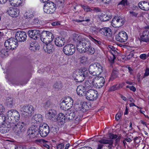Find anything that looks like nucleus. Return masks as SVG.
I'll use <instances>...</instances> for the list:
<instances>
[{"label":"nucleus","instance_id":"4468645a","mask_svg":"<svg viewBox=\"0 0 149 149\" xmlns=\"http://www.w3.org/2000/svg\"><path fill=\"white\" fill-rule=\"evenodd\" d=\"M85 96L87 100L92 101L97 99L98 94L97 91L93 89H90L86 92Z\"/></svg>","mask_w":149,"mask_h":149},{"label":"nucleus","instance_id":"bb28decb","mask_svg":"<svg viewBox=\"0 0 149 149\" xmlns=\"http://www.w3.org/2000/svg\"><path fill=\"white\" fill-rule=\"evenodd\" d=\"M139 8L143 10H149V3L145 1L140 2L138 4Z\"/></svg>","mask_w":149,"mask_h":149},{"label":"nucleus","instance_id":"c85d7f7f","mask_svg":"<svg viewBox=\"0 0 149 149\" xmlns=\"http://www.w3.org/2000/svg\"><path fill=\"white\" fill-rule=\"evenodd\" d=\"M29 36L31 38L36 40L37 38V31L36 30H29L28 32Z\"/></svg>","mask_w":149,"mask_h":149},{"label":"nucleus","instance_id":"2f4dec72","mask_svg":"<svg viewBox=\"0 0 149 149\" xmlns=\"http://www.w3.org/2000/svg\"><path fill=\"white\" fill-rule=\"evenodd\" d=\"M83 36V35L79 33H75L73 34V39L74 41L78 43Z\"/></svg>","mask_w":149,"mask_h":149},{"label":"nucleus","instance_id":"5701e85b","mask_svg":"<svg viewBox=\"0 0 149 149\" xmlns=\"http://www.w3.org/2000/svg\"><path fill=\"white\" fill-rule=\"evenodd\" d=\"M43 49L45 52L48 54H51L54 51V45L51 42L48 43L44 46Z\"/></svg>","mask_w":149,"mask_h":149},{"label":"nucleus","instance_id":"4be33fe9","mask_svg":"<svg viewBox=\"0 0 149 149\" xmlns=\"http://www.w3.org/2000/svg\"><path fill=\"white\" fill-rule=\"evenodd\" d=\"M139 40L141 42H149V31L147 30L144 31L140 36Z\"/></svg>","mask_w":149,"mask_h":149},{"label":"nucleus","instance_id":"b1692460","mask_svg":"<svg viewBox=\"0 0 149 149\" xmlns=\"http://www.w3.org/2000/svg\"><path fill=\"white\" fill-rule=\"evenodd\" d=\"M125 84L124 82L117 84L111 86L109 88L108 91L109 92H112L118 90L122 88L124 86Z\"/></svg>","mask_w":149,"mask_h":149},{"label":"nucleus","instance_id":"c03bdc74","mask_svg":"<svg viewBox=\"0 0 149 149\" xmlns=\"http://www.w3.org/2000/svg\"><path fill=\"white\" fill-rule=\"evenodd\" d=\"M7 49H2L0 50V56L1 57H3L8 54Z\"/></svg>","mask_w":149,"mask_h":149},{"label":"nucleus","instance_id":"cd10ccee","mask_svg":"<svg viewBox=\"0 0 149 149\" xmlns=\"http://www.w3.org/2000/svg\"><path fill=\"white\" fill-rule=\"evenodd\" d=\"M86 89L83 85H81L78 86L77 89V94L79 95H85Z\"/></svg>","mask_w":149,"mask_h":149},{"label":"nucleus","instance_id":"4c0bfd02","mask_svg":"<svg viewBox=\"0 0 149 149\" xmlns=\"http://www.w3.org/2000/svg\"><path fill=\"white\" fill-rule=\"evenodd\" d=\"M84 10L86 12H91L92 11H94L96 9L95 8H90L88 6L84 4L81 5Z\"/></svg>","mask_w":149,"mask_h":149},{"label":"nucleus","instance_id":"c9c22d12","mask_svg":"<svg viewBox=\"0 0 149 149\" xmlns=\"http://www.w3.org/2000/svg\"><path fill=\"white\" fill-rule=\"evenodd\" d=\"M6 104L8 107L11 108L15 104V102L12 98H8L6 100Z\"/></svg>","mask_w":149,"mask_h":149},{"label":"nucleus","instance_id":"e2e57ef3","mask_svg":"<svg viewBox=\"0 0 149 149\" xmlns=\"http://www.w3.org/2000/svg\"><path fill=\"white\" fill-rule=\"evenodd\" d=\"M146 55L144 54H141L140 56V58L143 60L146 59Z\"/></svg>","mask_w":149,"mask_h":149},{"label":"nucleus","instance_id":"69168bd1","mask_svg":"<svg viewBox=\"0 0 149 149\" xmlns=\"http://www.w3.org/2000/svg\"><path fill=\"white\" fill-rule=\"evenodd\" d=\"M57 129L55 127H52L51 129V131L54 134H56L57 133Z\"/></svg>","mask_w":149,"mask_h":149},{"label":"nucleus","instance_id":"a19ab883","mask_svg":"<svg viewBox=\"0 0 149 149\" xmlns=\"http://www.w3.org/2000/svg\"><path fill=\"white\" fill-rule=\"evenodd\" d=\"M108 48L111 55H115L117 53L116 49L113 46L109 45L108 46Z\"/></svg>","mask_w":149,"mask_h":149},{"label":"nucleus","instance_id":"a211bd4d","mask_svg":"<svg viewBox=\"0 0 149 149\" xmlns=\"http://www.w3.org/2000/svg\"><path fill=\"white\" fill-rule=\"evenodd\" d=\"M37 124H34L32 125L31 127L27 131V134L32 138H34L36 137L37 135Z\"/></svg>","mask_w":149,"mask_h":149},{"label":"nucleus","instance_id":"864d4df0","mask_svg":"<svg viewBox=\"0 0 149 149\" xmlns=\"http://www.w3.org/2000/svg\"><path fill=\"white\" fill-rule=\"evenodd\" d=\"M81 61L82 63H84L87 61V58L85 56H83L80 58Z\"/></svg>","mask_w":149,"mask_h":149},{"label":"nucleus","instance_id":"052dcab7","mask_svg":"<svg viewBox=\"0 0 149 149\" xmlns=\"http://www.w3.org/2000/svg\"><path fill=\"white\" fill-rule=\"evenodd\" d=\"M101 2L105 4H108L112 0H99Z\"/></svg>","mask_w":149,"mask_h":149},{"label":"nucleus","instance_id":"8fccbe9b","mask_svg":"<svg viewBox=\"0 0 149 149\" xmlns=\"http://www.w3.org/2000/svg\"><path fill=\"white\" fill-rule=\"evenodd\" d=\"M108 58L109 61L111 63H113L116 58L115 55H111V56L108 57Z\"/></svg>","mask_w":149,"mask_h":149},{"label":"nucleus","instance_id":"c756f323","mask_svg":"<svg viewBox=\"0 0 149 149\" xmlns=\"http://www.w3.org/2000/svg\"><path fill=\"white\" fill-rule=\"evenodd\" d=\"M64 38L60 37L56 38L54 42L56 45L58 47H61L64 44Z\"/></svg>","mask_w":149,"mask_h":149},{"label":"nucleus","instance_id":"9d476101","mask_svg":"<svg viewBox=\"0 0 149 149\" xmlns=\"http://www.w3.org/2000/svg\"><path fill=\"white\" fill-rule=\"evenodd\" d=\"M39 125L38 131L40 135L43 137L46 136L49 132V126L45 123H41Z\"/></svg>","mask_w":149,"mask_h":149},{"label":"nucleus","instance_id":"37998d69","mask_svg":"<svg viewBox=\"0 0 149 149\" xmlns=\"http://www.w3.org/2000/svg\"><path fill=\"white\" fill-rule=\"evenodd\" d=\"M37 42L35 43L32 42V43H31L30 49L31 51L34 52L36 51L37 47Z\"/></svg>","mask_w":149,"mask_h":149},{"label":"nucleus","instance_id":"0e129e2a","mask_svg":"<svg viewBox=\"0 0 149 149\" xmlns=\"http://www.w3.org/2000/svg\"><path fill=\"white\" fill-rule=\"evenodd\" d=\"M81 118V117L80 115H78V116H77L75 119V120L76 121L75 123H78L79 121L80 120Z\"/></svg>","mask_w":149,"mask_h":149},{"label":"nucleus","instance_id":"49530a36","mask_svg":"<svg viewBox=\"0 0 149 149\" xmlns=\"http://www.w3.org/2000/svg\"><path fill=\"white\" fill-rule=\"evenodd\" d=\"M79 71L81 72L82 74V75L84 77V79L86 77H88L89 74L87 70H86L85 69H79Z\"/></svg>","mask_w":149,"mask_h":149},{"label":"nucleus","instance_id":"ddd939ff","mask_svg":"<svg viewBox=\"0 0 149 149\" xmlns=\"http://www.w3.org/2000/svg\"><path fill=\"white\" fill-rule=\"evenodd\" d=\"M125 22L124 18L120 16H115L112 21L111 24L114 27L118 28L122 26Z\"/></svg>","mask_w":149,"mask_h":149},{"label":"nucleus","instance_id":"bf43d9fd","mask_svg":"<svg viewBox=\"0 0 149 149\" xmlns=\"http://www.w3.org/2000/svg\"><path fill=\"white\" fill-rule=\"evenodd\" d=\"M81 20H84L83 22L86 21L88 22L90 21V18L89 17H82V19H81Z\"/></svg>","mask_w":149,"mask_h":149},{"label":"nucleus","instance_id":"774afa93","mask_svg":"<svg viewBox=\"0 0 149 149\" xmlns=\"http://www.w3.org/2000/svg\"><path fill=\"white\" fill-rule=\"evenodd\" d=\"M84 20H81V19H74L72 20V21L74 23L75 22H83Z\"/></svg>","mask_w":149,"mask_h":149},{"label":"nucleus","instance_id":"7ed1b4c3","mask_svg":"<svg viewBox=\"0 0 149 149\" xmlns=\"http://www.w3.org/2000/svg\"><path fill=\"white\" fill-rule=\"evenodd\" d=\"M89 73L94 76L100 74L103 71V67L99 63H95L91 64L89 67Z\"/></svg>","mask_w":149,"mask_h":149},{"label":"nucleus","instance_id":"423d86ee","mask_svg":"<svg viewBox=\"0 0 149 149\" xmlns=\"http://www.w3.org/2000/svg\"><path fill=\"white\" fill-rule=\"evenodd\" d=\"M8 118L10 120L11 123H14L17 122L20 118V115L18 112L15 110H11L8 111L6 113Z\"/></svg>","mask_w":149,"mask_h":149},{"label":"nucleus","instance_id":"603ef678","mask_svg":"<svg viewBox=\"0 0 149 149\" xmlns=\"http://www.w3.org/2000/svg\"><path fill=\"white\" fill-rule=\"evenodd\" d=\"M122 114V112L120 111L117 113V114L116 115L115 118L117 120L120 119Z\"/></svg>","mask_w":149,"mask_h":149},{"label":"nucleus","instance_id":"4d7b16f0","mask_svg":"<svg viewBox=\"0 0 149 149\" xmlns=\"http://www.w3.org/2000/svg\"><path fill=\"white\" fill-rule=\"evenodd\" d=\"M126 87L127 88H129L130 90L134 92H135L136 91V88L135 87L133 86H127Z\"/></svg>","mask_w":149,"mask_h":149},{"label":"nucleus","instance_id":"393cba45","mask_svg":"<svg viewBox=\"0 0 149 149\" xmlns=\"http://www.w3.org/2000/svg\"><path fill=\"white\" fill-rule=\"evenodd\" d=\"M48 142L43 139H38V145L40 146L44 149H49Z\"/></svg>","mask_w":149,"mask_h":149},{"label":"nucleus","instance_id":"0eeeda50","mask_svg":"<svg viewBox=\"0 0 149 149\" xmlns=\"http://www.w3.org/2000/svg\"><path fill=\"white\" fill-rule=\"evenodd\" d=\"M24 126L25 124L23 122H19L17 123H14L12 125L13 130L17 135H19L24 131Z\"/></svg>","mask_w":149,"mask_h":149},{"label":"nucleus","instance_id":"6ab92c4d","mask_svg":"<svg viewBox=\"0 0 149 149\" xmlns=\"http://www.w3.org/2000/svg\"><path fill=\"white\" fill-rule=\"evenodd\" d=\"M99 33L107 38L111 37L112 35L111 29L108 27H104L99 30Z\"/></svg>","mask_w":149,"mask_h":149},{"label":"nucleus","instance_id":"338daca9","mask_svg":"<svg viewBox=\"0 0 149 149\" xmlns=\"http://www.w3.org/2000/svg\"><path fill=\"white\" fill-rule=\"evenodd\" d=\"M149 75V69L147 68L145 70V73L143 76H147Z\"/></svg>","mask_w":149,"mask_h":149},{"label":"nucleus","instance_id":"09e8293b","mask_svg":"<svg viewBox=\"0 0 149 149\" xmlns=\"http://www.w3.org/2000/svg\"><path fill=\"white\" fill-rule=\"evenodd\" d=\"M37 115L35 114L33 116L32 119V123L34 124H37Z\"/></svg>","mask_w":149,"mask_h":149},{"label":"nucleus","instance_id":"412c9836","mask_svg":"<svg viewBox=\"0 0 149 149\" xmlns=\"http://www.w3.org/2000/svg\"><path fill=\"white\" fill-rule=\"evenodd\" d=\"M57 113L56 111L53 109H49L47 114V118L51 121H55Z\"/></svg>","mask_w":149,"mask_h":149},{"label":"nucleus","instance_id":"6e6552de","mask_svg":"<svg viewBox=\"0 0 149 149\" xmlns=\"http://www.w3.org/2000/svg\"><path fill=\"white\" fill-rule=\"evenodd\" d=\"M73 103V101L72 98L69 97L62 100L60 104V108L64 110H68L72 107Z\"/></svg>","mask_w":149,"mask_h":149},{"label":"nucleus","instance_id":"aec40b11","mask_svg":"<svg viewBox=\"0 0 149 149\" xmlns=\"http://www.w3.org/2000/svg\"><path fill=\"white\" fill-rule=\"evenodd\" d=\"M21 110L25 113L24 114H25L26 115H29L31 114L33 112L34 108L32 106L28 105L22 107L21 108Z\"/></svg>","mask_w":149,"mask_h":149},{"label":"nucleus","instance_id":"7c9ffc66","mask_svg":"<svg viewBox=\"0 0 149 149\" xmlns=\"http://www.w3.org/2000/svg\"><path fill=\"white\" fill-rule=\"evenodd\" d=\"M82 74L80 71L78 72L76 74V76L75 77L74 79L77 82H81L84 80V77L82 75Z\"/></svg>","mask_w":149,"mask_h":149},{"label":"nucleus","instance_id":"ea45409f","mask_svg":"<svg viewBox=\"0 0 149 149\" xmlns=\"http://www.w3.org/2000/svg\"><path fill=\"white\" fill-rule=\"evenodd\" d=\"M6 120V117L5 115L1 111H0V128L1 127Z\"/></svg>","mask_w":149,"mask_h":149},{"label":"nucleus","instance_id":"de8ad7c7","mask_svg":"<svg viewBox=\"0 0 149 149\" xmlns=\"http://www.w3.org/2000/svg\"><path fill=\"white\" fill-rule=\"evenodd\" d=\"M11 123H12L10 122V123L9 122H8V123L7 122H6V121L2 125L1 127H7L8 128H9L10 127L11 125Z\"/></svg>","mask_w":149,"mask_h":149},{"label":"nucleus","instance_id":"dca6fc26","mask_svg":"<svg viewBox=\"0 0 149 149\" xmlns=\"http://www.w3.org/2000/svg\"><path fill=\"white\" fill-rule=\"evenodd\" d=\"M26 33L23 31H17L15 34V38L18 42H24L26 40Z\"/></svg>","mask_w":149,"mask_h":149},{"label":"nucleus","instance_id":"1a4fd4ad","mask_svg":"<svg viewBox=\"0 0 149 149\" xmlns=\"http://www.w3.org/2000/svg\"><path fill=\"white\" fill-rule=\"evenodd\" d=\"M56 9V5L52 2L49 1L45 3L44 5V11L47 14H52L54 13Z\"/></svg>","mask_w":149,"mask_h":149},{"label":"nucleus","instance_id":"6e6d98bb","mask_svg":"<svg viewBox=\"0 0 149 149\" xmlns=\"http://www.w3.org/2000/svg\"><path fill=\"white\" fill-rule=\"evenodd\" d=\"M64 145L63 143H60L57 145L56 148L57 149H63Z\"/></svg>","mask_w":149,"mask_h":149},{"label":"nucleus","instance_id":"3c124183","mask_svg":"<svg viewBox=\"0 0 149 149\" xmlns=\"http://www.w3.org/2000/svg\"><path fill=\"white\" fill-rule=\"evenodd\" d=\"M142 74L140 73H138L137 74V80L138 82H140L141 79H142L144 77H143L141 76Z\"/></svg>","mask_w":149,"mask_h":149},{"label":"nucleus","instance_id":"2eb2a0df","mask_svg":"<svg viewBox=\"0 0 149 149\" xmlns=\"http://www.w3.org/2000/svg\"><path fill=\"white\" fill-rule=\"evenodd\" d=\"M63 51L64 53L67 55H72L75 52V47L72 44H67L64 47Z\"/></svg>","mask_w":149,"mask_h":149},{"label":"nucleus","instance_id":"473e14b6","mask_svg":"<svg viewBox=\"0 0 149 149\" xmlns=\"http://www.w3.org/2000/svg\"><path fill=\"white\" fill-rule=\"evenodd\" d=\"M85 49L86 51L82 52V53L86 52L88 54H92L95 52V49L93 47L91 46L90 43L89 47H86Z\"/></svg>","mask_w":149,"mask_h":149},{"label":"nucleus","instance_id":"39448f33","mask_svg":"<svg viewBox=\"0 0 149 149\" xmlns=\"http://www.w3.org/2000/svg\"><path fill=\"white\" fill-rule=\"evenodd\" d=\"M90 42L88 40L84 37L78 43H77V50L80 53L86 51L85 48L90 45Z\"/></svg>","mask_w":149,"mask_h":149},{"label":"nucleus","instance_id":"a18cd8bd","mask_svg":"<svg viewBox=\"0 0 149 149\" xmlns=\"http://www.w3.org/2000/svg\"><path fill=\"white\" fill-rule=\"evenodd\" d=\"M118 72L117 70H113L111 74V76L110 78V80L112 81L114 79L118 76Z\"/></svg>","mask_w":149,"mask_h":149},{"label":"nucleus","instance_id":"f257e3e1","mask_svg":"<svg viewBox=\"0 0 149 149\" xmlns=\"http://www.w3.org/2000/svg\"><path fill=\"white\" fill-rule=\"evenodd\" d=\"M109 137L110 140H108L105 139H101L98 141L101 143L105 144H108L107 146L109 149H111L113 147V139H116L115 143L117 144L120 141L121 139L120 136H118L116 134H114L112 133H110L109 135Z\"/></svg>","mask_w":149,"mask_h":149},{"label":"nucleus","instance_id":"680f3d73","mask_svg":"<svg viewBox=\"0 0 149 149\" xmlns=\"http://www.w3.org/2000/svg\"><path fill=\"white\" fill-rule=\"evenodd\" d=\"M130 13L132 16L136 17L138 15V13L132 11H130Z\"/></svg>","mask_w":149,"mask_h":149},{"label":"nucleus","instance_id":"f704fd0d","mask_svg":"<svg viewBox=\"0 0 149 149\" xmlns=\"http://www.w3.org/2000/svg\"><path fill=\"white\" fill-rule=\"evenodd\" d=\"M33 16L32 13L27 12L24 14V17L26 22L28 23L30 21Z\"/></svg>","mask_w":149,"mask_h":149},{"label":"nucleus","instance_id":"e433bc0d","mask_svg":"<svg viewBox=\"0 0 149 149\" xmlns=\"http://www.w3.org/2000/svg\"><path fill=\"white\" fill-rule=\"evenodd\" d=\"M10 4L13 6H18L22 3L21 0H9Z\"/></svg>","mask_w":149,"mask_h":149},{"label":"nucleus","instance_id":"20e7f679","mask_svg":"<svg viewBox=\"0 0 149 149\" xmlns=\"http://www.w3.org/2000/svg\"><path fill=\"white\" fill-rule=\"evenodd\" d=\"M39 35L41 41L45 44L51 42L54 38L53 34L48 31L42 32Z\"/></svg>","mask_w":149,"mask_h":149},{"label":"nucleus","instance_id":"5fc2aeb1","mask_svg":"<svg viewBox=\"0 0 149 149\" xmlns=\"http://www.w3.org/2000/svg\"><path fill=\"white\" fill-rule=\"evenodd\" d=\"M43 118V117L41 115L38 114V122H39V124L40 123H43L42 122Z\"/></svg>","mask_w":149,"mask_h":149},{"label":"nucleus","instance_id":"a878e982","mask_svg":"<svg viewBox=\"0 0 149 149\" xmlns=\"http://www.w3.org/2000/svg\"><path fill=\"white\" fill-rule=\"evenodd\" d=\"M9 15L13 17H16L19 15V11L18 10L15 8H11L8 11Z\"/></svg>","mask_w":149,"mask_h":149},{"label":"nucleus","instance_id":"f8f14e48","mask_svg":"<svg viewBox=\"0 0 149 149\" xmlns=\"http://www.w3.org/2000/svg\"><path fill=\"white\" fill-rule=\"evenodd\" d=\"M92 82L94 87L97 88H100L103 86L105 80L103 77L97 76L93 78Z\"/></svg>","mask_w":149,"mask_h":149},{"label":"nucleus","instance_id":"72a5a7b5","mask_svg":"<svg viewBox=\"0 0 149 149\" xmlns=\"http://www.w3.org/2000/svg\"><path fill=\"white\" fill-rule=\"evenodd\" d=\"M65 117L64 115L62 113L58 114L57 116H56L55 121H58L59 122L63 123L65 119Z\"/></svg>","mask_w":149,"mask_h":149},{"label":"nucleus","instance_id":"f03ea898","mask_svg":"<svg viewBox=\"0 0 149 149\" xmlns=\"http://www.w3.org/2000/svg\"><path fill=\"white\" fill-rule=\"evenodd\" d=\"M86 106L84 104H80L76 106V108L75 111H70L68 113V116H67V118L69 120L73 119L75 116L78 114L79 113L81 114L82 113L86 112L88 108H85Z\"/></svg>","mask_w":149,"mask_h":149},{"label":"nucleus","instance_id":"9b49d317","mask_svg":"<svg viewBox=\"0 0 149 149\" xmlns=\"http://www.w3.org/2000/svg\"><path fill=\"white\" fill-rule=\"evenodd\" d=\"M17 42L15 38H11L5 41L4 45L8 49L13 50L17 47Z\"/></svg>","mask_w":149,"mask_h":149},{"label":"nucleus","instance_id":"f3484780","mask_svg":"<svg viewBox=\"0 0 149 149\" xmlns=\"http://www.w3.org/2000/svg\"><path fill=\"white\" fill-rule=\"evenodd\" d=\"M127 38L128 36L127 33L123 31L119 32L115 37L116 41L122 42L126 41Z\"/></svg>","mask_w":149,"mask_h":149},{"label":"nucleus","instance_id":"79ce46f5","mask_svg":"<svg viewBox=\"0 0 149 149\" xmlns=\"http://www.w3.org/2000/svg\"><path fill=\"white\" fill-rule=\"evenodd\" d=\"M83 86L86 89H90L93 86L92 81H86L84 84Z\"/></svg>","mask_w":149,"mask_h":149},{"label":"nucleus","instance_id":"13d9d810","mask_svg":"<svg viewBox=\"0 0 149 149\" xmlns=\"http://www.w3.org/2000/svg\"><path fill=\"white\" fill-rule=\"evenodd\" d=\"M129 136H129L128 135L126 134L125 136L126 138H125V140L127 142H130L132 141V140L130 138V135Z\"/></svg>","mask_w":149,"mask_h":149},{"label":"nucleus","instance_id":"58836bf2","mask_svg":"<svg viewBox=\"0 0 149 149\" xmlns=\"http://www.w3.org/2000/svg\"><path fill=\"white\" fill-rule=\"evenodd\" d=\"M99 17L100 20L104 22L107 21L110 19V16L106 14H102Z\"/></svg>","mask_w":149,"mask_h":149}]
</instances>
